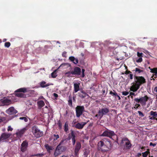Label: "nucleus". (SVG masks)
Instances as JSON below:
<instances>
[{
    "instance_id": "obj_1",
    "label": "nucleus",
    "mask_w": 157,
    "mask_h": 157,
    "mask_svg": "<svg viewBox=\"0 0 157 157\" xmlns=\"http://www.w3.org/2000/svg\"><path fill=\"white\" fill-rule=\"evenodd\" d=\"M134 78V82L132 83L133 85L130 87V91L135 92L139 89L140 86L146 83V81L144 78L142 76H137L135 75Z\"/></svg>"
},
{
    "instance_id": "obj_2",
    "label": "nucleus",
    "mask_w": 157,
    "mask_h": 157,
    "mask_svg": "<svg viewBox=\"0 0 157 157\" xmlns=\"http://www.w3.org/2000/svg\"><path fill=\"white\" fill-rule=\"evenodd\" d=\"M111 147L110 140L107 138L103 139L98 144V149L101 151H106L107 149Z\"/></svg>"
},
{
    "instance_id": "obj_3",
    "label": "nucleus",
    "mask_w": 157,
    "mask_h": 157,
    "mask_svg": "<svg viewBox=\"0 0 157 157\" xmlns=\"http://www.w3.org/2000/svg\"><path fill=\"white\" fill-rule=\"evenodd\" d=\"M27 92L26 88H21L18 89L14 91V94L16 96L20 98H25L26 97L24 93Z\"/></svg>"
},
{
    "instance_id": "obj_4",
    "label": "nucleus",
    "mask_w": 157,
    "mask_h": 157,
    "mask_svg": "<svg viewBox=\"0 0 157 157\" xmlns=\"http://www.w3.org/2000/svg\"><path fill=\"white\" fill-rule=\"evenodd\" d=\"M32 132L33 135L36 138H39L42 136L43 132L38 128L35 125L33 126L32 128Z\"/></svg>"
},
{
    "instance_id": "obj_5",
    "label": "nucleus",
    "mask_w": 157,
    "mask_h": 157,
    "mask_svg": "<svg viewBox=\"0 0 157 157\" xmlns=\"http://www.w3.org/2000/svg\"><path fill=\"white\" fill-rule=\"evenodd\" d=\"M101 136L109 137L113 140V139L112 138V137L116 136L117 137V136L114 132L108 129H106V130L103 132L101 135Z\"/></svg>"
},
{
    "instance_id": "obj_6",
    "label": "nucleus",
    "mask_w": 157,
    "mask_h": 157,
    "mask_svg": "<svg viewBox=\"0 0 157 157\" xmlns=\"http://www.w3.org/2000/svg\"><path fill=\"white\" fill-rule=\"evenodd\" d=\"M149 99L148 97L145 95L144 97L140 98H136L134 99V101L136 103H140L142 106L145 105L147 101Z\"/></svg>"
},
{
    "instance_id": "obj_7",
    "label": "nucleus",
    "mask_w": 157,
    "mask_h": 157,
    "mask_svg": "<svg viewBox=\"0 0 157 157\" xmlns=\"http://www.w3.org/2000/svg\"><path fill=\"white\" fill-rule=\"evenodd\" d=\"M107 44H109V45L107 49L108 51L110 52V54L111 56L115 55L117 54V53L115 51V49L116 48L115 46H114L115 44H112L109 41L106 42Z\"/></svg>"
},
{
    "instance_id": "obj_8",
    "label": "nucleus",
    "mask_w": 157,
    "mask_h": 157,
    "mask_svg": "<svg viewBox=\"0 0 157 157\" xmlns=\"http://www.w3.org/2000/svg\"><path fill=\"white\" fill-rule=\"evenodd\" d=\"M85 108L83 106L78 105L75 108L76 115L77 117H79L84 111Z\"/></svg>"
},
{
    "instance_id": "obj_9",
    "label": "nucleus",
    "mask_w": 157,
    "mask_h": 157,
    "mask_svg": "<svg viewBox=\"0 0 157 157\" xmlns=\"http://www.w3.org/2000/svg\"><path fill=\"white\" fill-rule=\"evenodd\" d=\"M81 69L78 67H76L74 68V70L71 71H68L66 73V74H71L73 75H75L78 76L81 75Z\"/></svg>"
},
{
    "instance_id": "obj_10",
    "label": "nucleus",
    "mask_w": 157,
    "mask_h": 157,
    "mask_svg": "<svg viewBox=\"0 0 157 157\" xmlns=\"http://www.w3.org/2000/svg\"><path fill=\"white\" fill-rule=\"evenodd\" d=\"M64 141V140H61L59 144L57 146L54 153V155L55 156H58L60 154V151L62 150V148H64V149H65L64 146H60L63 142Z\"/></svg>"
},
{
    "instance_id": "obj_11",
    "label": "nucleus",
    "mask_w": 157,
    "mask_h": 157,
    "mask_svg": "<svg viewBox=\"0 0 157 157\" xmlns=\"http://www.w3.org/2000/svg\"><path fill=\"white\" fill-rule=\"evenodd\" d=\"M121 144H125L126 147L128 149H130L132 146V144L129 140L127 137L123 138L122 139Z\"/></svg>"
},
{
    "instance_id": "obj_12",
    "label": "nucleus",
    "mask_w": 157,
    "mask_h": 157,
    "mask_svg": "<svg viewBox=\"0 0 157 157\" xmlns=\"http://www.w3.org/2000/svg\"><path fill=\"white\" fill-rule=\"evenodd\" d=\"M98 111L102 117L104 115L107 114L109 112V109L106 107L100 108Z\"/></svg>"
},
{
    "instance_id": "obj_13",
    "label": "nucleus",
    "mask_w": 157,
    "mask_h": 157,
    "mask_svg": "<svg viewBox=\"0 0 157 157\" xmlns=\"http://www.w3.org/2000/svg\"><path fill=\"white\" fill-rule=\"evenodd\" d=\"M6 113L9 115H15L17 113V111L15 109L14 107H11L7 109Z\"/></svg>"
},
{
    "instance_id": "obj_14",
    "label": "nucleus",
    "mask_w": 157,
    "mask_h": 157,
    "mask_svg": "<svg viewBox=\"0 0 157 157\" xmlns=\"http://www.w3.org/2000/svg\"><path fill=\"white\" fill-rule=\"evenodd\" d=\"M81 147V144L80 142H78L76 143L74 150L75 154L76 156L78 155V152Z\"/></svg>"
},
{
    "instance_id": "obj_15",
    "label": "nucleus",
    "mask_w": 157,
    "mask_h": 157,
    "mask_svg": "<svg viewBox=\"0 0 157 157\" xmlns=\"http://www.w3.org/2000/svg\"><path fill=\"white\" fill-rule=\"evenodd\" d=\"M21 151L22 152H25L27 150L28 146V142L25 140L23 142L21 145Z\"/></svg>"
},
{
    "instance_id": "obj_16",
    "label": "nucleus",
    "mask_w": 157,
    "mask_h": 157,
    "mask_svg": "<svg viewBox=\"0 0 157 157\" xmlns=\"http://www.w3.org/2000/svg\"><path fill=\"white\" fill-rule=\"evenodd\" d=\"M27 130V129L26 128H23L20 131L17 132L16 135L18 137L21 138Z\"/></svg>"
},
{
    "instance_id": "obj_17",
    "label": "nucleus",
    "mask_w": 157,
    "mask_h": 157,
    "mask_svg": "<svg viewBox=\"0 0 157 157\" xmlns=\"http://www.w3.org/2000/svg\"><path fill=\"white\" fill-rule=\"evenodd\" d=\"M0 101L4 105H8L11 104L12 102L11 100L6 98H4L3 99H1Z\"/></svg>"
},
{
    "instance_id": "obj_18",
    "label": "nucleus",
    "mask_w": 157,
    "mask_h": 157,
    "mask_svg": "<svg viewBox=\"0 0 157 157\" xmlns=\"http://www.w3.org/2000/svg\"><path fill=\"white\" fill-rule=\"evenodd\" d=\"M86 124L87 122H81V123H78L74 127L78 129H82Z\"/></svg>"
},
{
    "instance_id": "obj_19",
    "label": "nucleus",
    "mask_w": 157,
    "mask_h": 157,
    "mask_svg": "<svg viewBox=\"0 0 157 157\" xmlns=\"http://www.w3.org/2000/svg\"><path fill=\"white\" fill-rule=\"evenodd\" d=\"M10 136L9 134L3 133L0 137V140H6L9 138Z\"/></svg>"
},
{
    "instance_id": "obj_20",
    "label": "nucleus",
    "mask_w": 157,
    "mask_h": 157,
    "mask_svg": "<svg viewBox=\"0 0 157 157\" xmlns=\"http://www.w3.org/2000/svg\"><path fill=\"white\" fill-rule=\"evenodd\" d=\"M78 96L81 98L83 99L88 96V94L84 90H82L80 92L78 93Z\"/></svg>"
},
{
    "instance_id": "obj_21",
    "label": "nucleus",
    "mask_w": 157,
    "mask_h": 157,
    "mask_svg": "<svg viewBox=\"0 0 157 157\" xmlns=\"http://www.w3.org/2000/svg\"><path fill=\"white\" fill-rule=\"evenodd\" d=\"M40 86L42 88H44L48 86L51 85H53L52 83H47L44 81H42L40 83Z\"/></svg>"
},
{
    "instance_id": "obj_22",
    "label": "nucleus",
    "mask_w": 157,
    "mask_h": 157,
    "mask_svg": "<svg viewBox=\"0 0 157 157\" xmlns=\"http://www.w3.org/2000/svg\"><path fill=\"white\" fill-rule=\"evenodd\" d=\"M44 147L46 149L47 152L49 153H51V151L52 150L54 149L53 146H49L48 144H45Z\"/></svg>"
},
{
    "instance_id": "obj_23",
    "label": "nucleus",
    "mask_w": 157,
    "mask_h": 157,
    "mask_svg": "<svg viewBox=\"0 0 157 157\" xmlns=\"http://www.w3.org/2000/svg\"><path fill=\"white\" fill-rule=\"evenodd\" d=\"M74 91L75 93L77 92L80 90V83H75L74 84Z\"/></svg>"
},
{
    "instance_id": "obj_24",
    "label": "nucleus",
    "mask_w": 157,
    "mask_h": 157,
    "mask_svg": "<svg viewBox=\"0 0 157 157\" xmlns=\"http://www.w3.org/2000/svg\"><path fill=\"white\" fill-rule=\"evenodd\" d=\"M37 104L38 106V108L40 109L44 105L45 103L43 101L40 100L37 102Z\"/></svg>"
},
{
    "instance_id": "obj_25",
    "label": "nucleus",
    "mask_w": 157,
    "mask_h": 157,
    "mask_svg": "<svg viewBox=\"0 0 157 157\" xmlns=\"http://www.w3.org/2000/svg\"><path fill=\"white\" fill-rule=\"evenodd\" d=\"M64 130L66 132H67L68 130V122L67 121L65 123L64 127Z\"/></svg>"
},
{
    "instance_id": "obj_26",
    "label": "nucleus",
    "mask_w": 157,
    "mask_h": 157,
    "mask_svg": "<svg viewBox=\"0 0 157 157\" xmlns=\"http://www.w3.org/2000/svg\"><path fill=\"white\" fill-rule=\"evenodd\" d=\"M68 105L71 107H72V98L71 96H69Z\"/></svg>"
},
{
    "instance_id": "obj_27",
    "label": "nucleus",
    "mask_w": 157,
    "mask_h": 157,
    "mask_svg": "<svg viewBox=\"0 0 157 157\" xmlns=\"http://www.w3.org/2000/svg\"><path fill=\"white\" fill-rule=\"evenodd\" d=\"M150 114L155 118L157 117V113L156 112L151 111L150 112Z\"/></svg>"
},
{
    "instance_id": "obj_28",
    "label": "nucleus",
    "mask_w": 157,
    "mask_h": 157,
    "mask_svg": "<svg viewBox=\"0 0 157 157\" xmlns=\"http://www.w3.org/2000/svg\"><path fill=\"white\" fill-rule=\"evenodd\" d=\"M113 92L112 91H110L109 94L112 96H114L115 98H116V95H117V93H116V92L115 90H113Z\"/></svg>"
},
{
    "instance_id": "obj_29",
    "label": "nucleus",
    "mask_w": 157,
    "mask_h": 157,
    "mask_svg": "<svg viewBox=\"0 0 157 157\" xmlns=\"http://www.w3.org/2000/svg\"><path fill=\"white\" fill-rule=\"evenodd\" d=\"M71 139H75V132L74 131L71 130Z\"/></svg>"
},
{
    "instance_id": "obj_30",
    "label": "nucleus",
    "mask_w": 157,
    "mask_h": 157,
    "mask_svg": "<svg viewBox=\"0 0 157 157\" xmlns=\"http://www.w3.org/2000/svg\"><path fill=\"white\" fill-rule=\"evenodd\" d=\"M150 72L152 73L157 74V67L150 69Z\"/></svg>"
},
{
    "instance_id": "obj_31",
    "label": "nucleus",
    "mask_w": 157,
    "mask_h": 157,
    "mask_svg": "<svg viewBox=\"0 0 157 157\" xmlns=\"http://www.w3.org/2000/svg\"><path fill=\"white\" fill-rule=\"evenodd\" d=\"M132 71H135L136 73L137 72H138V73H140L142 72H143V71L142 70H140V69L138 68H136L135 69V70H133Z\"/></svg>"
},
{
    "instance_id": "obj_32",
    "label": "nucleus",
    "mask_w": 157,
    "mask_h": 157,
    "mask_svg": "<svg viewBox=\"0 0 157 157\" xmlns=\"http://www.w3.org/2000/svg\"><path fill=\"white\" fill-rule=\"evenodd\" d=\"M57 124L59 127V129L60 130L62 128V124L60 120H59L58 121Z\"/></svg>"
},
{
    "instance_id": "obj_33",
    "label": "nucleus",
    "mask_w": 157,
    "mask_h": 157,
    "mask_svg": "<svg viewBox=\"0 0 157 157\" xmlns=\"http://www.w3.org/2000/svg\"><path fill=\"white\" fill-rule=\"evenodd\" d=\"M149 153V152L148 151H146L142 153V156L143 157H147L148 154Z\"/></svg>"
},
{
    "instance_id": "obj_34",
    "label": "nucleus",
    "mask_w": 157,
    "mask_h": 157,
    "mask_svg": "<svg viewBox=\"0 0 157 157\" xmlns=\"http://www.w3.org/2000/svg\"><path fill=\"white\" fill-rule=\"evenodd\" d=\"M94 117H97V118H99V120L101 119L102 118V117L101 116L100 114V113H99V111H98V114H96L95 115Z\"/></svg>"
},
{
    "instance_id": "obj_35",
    "label": "nucleus",
    "mask_w": 157,
    "mask_h": 157,
    "mask_svg": "<svg viewBox=\"0 0 157 157\" xmlns=\"http://www.w3.org/2000/svg\"><path fill=\"white\" fill-rule=\"evenodd\" d=\"M11 44L10 42H6L5 43V46L6 48H9L10 45Z\"/></svg>"
},
{
    "instance_id": "obj_36",
    "label": "nucleus",
    "mask_w": 157,
    "mask_h": 157,
    "mask_svg": "<svg viewBox=\"0 0 157 157\" xmlns=\"http://www.w3.org/2000/svg\"><path fill=\"white\" fill-rule=\"evenodd\" d=\"M53 136L54 137L53 139L54 140H56L59 138V135L54 134Z\"/></svg>"
},
{
    "instance_id": "obj_37",
    "label": "nucleus",
    "mask_w": 157,
    "mask_h": 157,
    "mask_svg": "<svg viewBox=\"0 0 157 157\" xmlns=\"http://www.w3.org/2000/svg\"><path fill=\"white\" fill-rule=\"evenodd\" d=\"M69 59L71 61H72V62H73V63L74 61H75V57L74 56H70L69 57Z\"/></svg>"
},
{
    "instance_id": "obj_38",
    "label": "nucleus",
    "mask_w": 157,
    "mask_h": 157,
    "mask_svg": "<svg viewBox=\"0 0 157 157\" xmlns=\"http://www.w3.org/2000/svg\"><path fill=\"white\" fill-rule=\"evenodd\" d=\"M140 106V105L138 103H136L134 105V106L133 107V108L135 109H137Z\"/></svg>"
},
{
    "instance_id": "obj_39",
    "label": "nucleus",
    "mask_w": 157,
    "mask_h": 157,
    "mask_svg": "<svg viewBox=\"0 0 157 157\" xmlns=\"http://www.w3.org/2000/svg\"><path fill=\"white\" fill-rule=\"evenodd\" d=\"M20 120H24L25 122H27L28 121L27 118L25 117H20L19 118Z\"/></svg>"
},
{
    "instance_id": "obj_40",
    "label": "nucleus",
    "mask_w": 157,
    "mask_h": 157,
    "mask_svg": "<svg viewBox=\"0 0 157 157\" xmlns=\"http://www.w3.org/2000/svg\"><path fill=\"white\" fill-rule=\"evenodd\" d=\"M85 71V69H82V72H81L82 75H81V77L82 78H83L85 76V74H84Z\"/></svg>"
},
{
    "instance_id": "obj_41",
    "label": "nucleus",
    "mask_w": 157,
    "mask_h": 157,
    "mask_svg": "<svg viewBox=\"0 0 157 157\" xmlns=\"http://www.w3.org/2000/svg\"><path fill=\"white\" fill-rule=\"evenodd\" d=\"M57 76L56 73L55 72H53L51 73V76L53 78H55Z\"/></svg>"
},
{
    "instance_id": "obj_42",
    "label": "nucleus",
    "mask_w": 157,
    "mask_h": 157,
    "mask_svg": "<svg viewBox=\"0 0 157 157\" xmlns=\"http://www.w3.org/2000/svg\"><path fill=\"white\" fill-rule=\"evenodd\" d=\"M139 113V116L140 117H143L144 116V114L140 111H138Z\"/></svg>"
},
{
    "instance_id": "obj_43",
    "label": "nucleus",
    "mask_w": 157,
    "mask_h": 157,
    "mask_svg": "<svg viewBox=\"0 0 157 157\" xmlns=\"http://www.w3.org/2000/svg\"><path fill=\"white\" fill-rule=\"evenodd\" d=\"M129 94V92L128 91H123L122 92V94L124 95H125V96H126L127 95H128Z\"/></svg>"
},
{
    "instance_id": "obj_44",
    "label": "nucleus",
    "mask_w": 157,
    "mask_h": 157,
    "mask_svg": "<svg viewBox=\"0 0 157 157\" xmlns=\"http://www.w3.org/2000/svg\"><path fill=\"white\" fill-rule=\"evenodd\" d=\"M67 52L65 51L63 52L62 53V56L64 57H66Z\"/></svg>"
},
{
    "instance_id": "obj_45",
    "label": "nucleus",
    "mask_w": 157,
    "mask_h": 157,
    "mask_svg": "<svg viewBox=\"0 0 157 157\" xmlns=\"http://www.w3.org/2000/svg\"><path fill=\"white\" fill-rule=\"evenodd\" d=\"M142 61V59L141 57H140L138 59L136 60V62L137 63L141 62Z\"/></svg>"
},
{
    "instance_id": "obj_46",
    "label": "nucleus",
    "mask_w": 157,
    "mask_h": 157,
    "mask_svg": "<svg viewBox=\"0 0 157 157\" xmlns=\"http://www.w3.org/2000/svg\"><path fill=\"white\" fill-rule=\"evenodd\" d=\"M143 55L142 53H140L139 52H138L137 53V55L138 57H142V55Z\"/></svg>"
},
{
    "instance_id": "obj_47",
    "label": "nucleus",
    "mask_w": 157,
    "mask_h": 157,
    "mask_svg": "<svg viewBox=\"0 0 157 157\" xmlns=\"http://www.w3.org/2000/svg\"><path fill=\"white\" fill-rule=\"evenodd\" d=\"M72 143L73 145H74L75 144V142H76V140L75 139H72Z\"/></svg>"
},
{
    "instance_id": "obj_48",
    "label": "nucleus",
    "mask_w": 157,
    "mask_h": 157,
    "mask_svg": "<svg viewBox=\"0 0 157 157\" xmlns=\"http://www.w3.org/2000/svg\"><path fill=\"white\" fill-rule=\"evenodd\" d=\"M78 59L77 58H75V61L73 62V63H75V64H77L78 63Z\"/></svg>"
},
{
    "instance_id": "obj_49",
    "label": "nucleus",
    "mask_w": 157,
    "mask_h": 157,
    "mask_svg": "<svg viewBox=\"0 0 157 157\" xmlns=\"http://www.w3.org/2000/svg\"><path fill=\"white\" fill-rule=\"evenodd\" d=\"M133 74H130V75H128V77L129 78L132 80L133 79Z\"/></svg>"
},
{
    "instance_id": "obj_50",
    "label": "nucleus",
    "mask_w": 157,
    "mask_h": 157,
    "mask_svg": "<svg viewBox=\"0 0 157 157\" xmlns=\"http://www.w3.org/2000/svg\"><path fill=\"white\" fill-rule=\"evenodd\" d=\"M150 146H153V147H155L156 145V144H153L152 142H150L149 144Z\"/></svg>"
},
{
    "instance_id": "obj_51",
    "label": "nucleus",
    "mask_w": 157,
    "mask_h": 157,
    "mask_svg": "<svg viewBox=\"0 0 157 157\" xmlns=\"http://www.w3.org/2000/svg\"><path fill=\"white\" fill-rule=\"evenodd\" d=\"M13 129L10 126H9L8 127L7 130L8 131H12L13 130Z\"/></svg>"
},
{
    "instance_id": "obj_52",
    "label": "nucleus",
    "mask_w": 157,
    "mask_h": 157,
    "mask_svg": "<svg viewBox=\"0 0 157 157\" xmlns=\"http://www.w3.org/2000/svg\"><path fill=\"white\" fill-rule=\"evenodd\" d=\"M153 77H154L155 78H157V74H153L151 76V78H153Z\"/></svg>"
},
{
    "instance_id": "obj_53",
    "label": "nucleus",
    "mask_w": 157,
    "mask_h": 157,
    "mask_svg": "<svg viewBox=\"0 0 157 157\" xmlns=\"http://www.w3.org/2000/svg\"><path fill=\"white\" fill-rule=\"evenodd\" d=\"M71 136L70 134H69L68 137L67 138V140H71Z\"/></svg>"
},
{
    "instance_id": "obj_54",
    "label": "nucleus",
    "mask_w": 157,
    "mask_h": 157,
    "mask_svg": "<svg viewBox=\"0 0 157 157\" xmlns=\"http://www.w3.org/2000/svg\"><path fill=\"white\" fill-rule=\"evenodd\" d=\"M130 96H132V95L136 96V94H135L133 92H131L130 93Z\"/></svg>"
},
{
    "instance_id": "obj_55",
    "label": "nucleus",
    "mask_w": 157,
    "mask_h": 157,
    "mask_svg": "<svg viewBox=\"0 0 157 157\" xmlns=\"http://www.w3.org/2000/svg\"><path fill=\"white\" fill-rule=\"evenodd\" d=\"M53 95L56 98H57L58 97V95L56 93H54L53 94Z\"/></svg>"
},
{
    "instance_id": "obj_56",
    "label": "nucleus",
    "mask_w": 157,
    "mask_h": 157,
    "mask_svg": "<svg viewBox=\"0 0 157 157\" xmlns=\"http://www.w3.org/2000/svg\"><path fill=\"white\" fill-rule=\"evenodd\" d=\"M150 119L151 120H155H155H157V118H155V117H153V116H152V117L150 118Z\"/></svg>"
},
{
    "instance_id": "obj_57",
    "label": "nucleus",
    "mask_w": 157,
    "mask_h": 157,
    "mask_svg": "<svg viewBox=\"0 0 157 157\" xmlns=\"http://www.w3.org/2000/svg\"><path fill=\"white\" fill-rule=\"evenodd\" d=\"M128 72H129V71L128 70H127L125 71V72H124V74H125L127 75L128 74Z\"/></svg>"
},
{
    "instance_id": "obj_58",
    "label": "nucleus",
    "mask_w": 157,
    "mask_h": 157,
    "mask_svg": "<svg viewBox=\"0 0 157 157\" xmlns=\"http://www.w3.org/2000/svg\"><path fill=\"white\" fill-rule=\"evenodd\" d=\"M154 90L155 92H157V86L154 88Z\"/></svg>"
},
{
    "instance_id": "obj_59",
    "label": "nucleus",
    "mask_w": 157,
    "mask_h": 157,
    "mask_svg": "<svg viewBox=\"0 0 157 157\" xmlns=\"http://www.w3.org/2000/svg\"><path fill=\"white\" fill-rule=\"evenodd\" d=\"M116 97H117L118 98V99L119 100H120L121 99V97H120L117 94V95H116Z\"/></svg>"
},
{
    "instance_id": "obj_60",
    "label": "nucleus",
    "mask_w": 157,
    "mask_h": 157,
    "mask_svg": "<svg viewBox=\"0 0 157 157\" xmlns=\"http://www.w3.org/2000/svg\"><path fill=\"white\" fill-rule=\"evenodd\" d=\"M73 100L74 101H75V97L74 96H73Z\"/></svg>"
},
{
    "instance_id": "obj_61",
    "label": "nucleus",
    "mask_w": 157,
    "mask_h": 157,
    "mask_svg": "<svg viewBox=\"0 0 157 157\" xmlns=\"http://www.w3.org/2000/svg\"><path fill=\"white\" fill-rule=\"evenodd\" d=\"M65 149H64V148H62V150H61V151H65L66 150V147H65Z\"/></svg>"
},
{
    "instance_id": "obj_62",
    "label": "nucleus",
    "mask_w": 157,
    "mask_h": 157,
    "mask_svg": "<svg viewBox=\"0 0 157 157\" xmlns=\"http://www.w3.org/2000/svg\"><path fill=\"white\" fill-rule=\"evenodd\" d=\"M128 72V74H129V75L132 74V72L131 71H129V72Z\"/></svg>"
},
{
    "instance_id": "obj_63",
    "label": "nucleus",
    "mask_w": 157,
    "mask_h": 157,
    "mask_svg": "<svg viewBox=\"0 0 157 157\" xmlns=\"http://www.w3.org/2000/svg\"><path fill=\"white\" fill-rule=\"evenodd\" d=\"M102 91L103 94H104L105 92V90H103Z\"/></svg>"
},
{
    "instance_id": "obj_64",
    "label": "nucleus",
    "mask_w": 157,
    "mask_h": 157,
    "mask_svg": "<svg viewBox=\"0 0 157 157\" xmlns=\"http://www.w3.org/2000/svg\"><path fill=\"white\" fill-rule=\"evenodd\" d=\"M141 155V153H139L137 155L138 156H140Z\"/></svg>"
}]
</instances>
